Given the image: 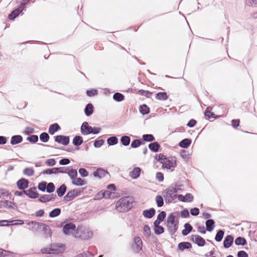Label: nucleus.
<instances>
[{"mask_svg":"<svg viewBox=\"0 0 257 257\" xmlns=\"http://www.w3.org/2000/svg\"><path fill=\"white\" fill-rule=\"evenodd\" d=\"M116 208L119 212L128 211V197L120 199L116 203Z\"/></svg>","mask_w":257,"mask_h":257,"instance_id":"obj_1","label":"nucleus"},{"mask_svg":"<svg viewBox=\"0 0 257 257\" xmlns=\"http://www.w3.org/2000/svg\"><path fill=\"white\" fill-rule=\"evenodd\" d=\"M72 233L75 237H80L82 239H88L89 238L92 233L89 231H86L85 230L81 228H75L72 231Z\"/></svg>","mask_w":257,"mask_h":257,"instance_id":"obj_2","label":"nucleus"},{"mask_svg":"<svg viewBox=\"0 0 257 257\" xmlns=\"http://www.w3.org/2000/svg\"><path fill=\"white\" fill-rule=\"evenodd\" d=\"M64 250L62 246L53 244L50 247H44L41 249V251L43 253L46 254H58L62 252Z\"/></svg>","mask_w":257,"mask_h":257,"instance_id":"obj_3","label":"nucleus"},{"mask_svg":"<svg viewBox=\"0 0 257 257\" xmlns=\"http://www.w3.org/2000/svg\"><path fill=\"white\" fill-rule=\"evenodd\" d=\"M177 189L173 187H169L163 192L164 197L168 198L169 199H173L176 196Z\"/></svg>","mask_w":257,"mask_h":257,"instance_id":"obj_4","label":"nucleus"},{"mask_svg":"<svg viewBox=\"0 0 257 257\" xmlns=\"http://www.w3.org/2000/svg\"><path fill=\"white\" fill-rule=\"evenodd\" d=\"M132 249L135 252H138L142 249L143 242L140 237L136 236L134 239Z\"/></svg>","mask_w":257,"mask_h":257,"instance_id":"obj_5","label":"nucleus"},{"mask_svg":"<svg viewBox=\"0 0 257 257\" xmlns=\"http://www.w3.org/2000/svg\"><path fill=\"white\" fill-rule=\"evenodd\" d=\"M163 164V167L168 169L173 170L176 166V160L171 158L169 159H166L164 162H161Z\"/></svg>","mask_w":257,"mask_h":257,"instance_id":"obj_6","label":"nucleus"},{"mask_svg":"<svg viewBox=\"0 0 257 257\" xmlns=\"http://www.w3.org/2000/svg\"><path fill=\"white\" fill-rule=\"evenodd\" d=\"M55 141L58 143L67 146L69 143V137L63 135H58L54 137Z\"/></svg>","mask_w":257,"mask_h":257,"instance_id":"obj_7","label":"nucleus"},{"mask_svg":"<svg viewBox=\"0 0 257 257\" xmlns=\"http://www.w3.org/2000/svg\"><path fill=\"white\" fill-rule=\"evenodd\" d=\"M25 9V4H21L20 6L14 10L9 15V18L10 20H14Z\"/></svg>","mask_w":257,"mask_h":257,"instance_id":"obj_8","label":"nucleus"},{"mask_svg":"<svg viewBox=\"0 0 257 257\" xmlns=\"http://www.w3.org/2000/svg\"><path fill=\"white\" fill-rule=\"evenodd\" d=\"M101 195V197L106 199H114L118 196L117 193L111 192L109 190L105 191L104 192H100L98 193V195Z\"/></svg>","mask_w":257,"mask_h":257,"instance_id":"obj_9","label":"nucleus"},{"mask_svg":"<svg viewBox=\"0 0 257 257\" xmlns=\"http://www.w3.org/2000/svg\"><path fill=\"white\" fill-rule=\"evenodd\" d=\"M81 132L82 135H89L92 132V127L88 125L87 122H84L81 126Z\"/></svg>","mask_w":257,"mask_h":257,"instance_id":"obj_10","label":"nucleus"},{"mask_svg":"<svg viewBox=\"0 0 257 257\" xmlns=\"http://www.w3.org/2000/svg\"><path fill=\"white\" fill-rule=\"evenodd\" d=\"M191 240L199 246H203L205 244V240L198 235H192L191 236Z\"/></svg>","mask_w":257,"mask_h":257,"instance_id":"obj_11","label":"nucleus"},{"mask_svg":"<svg viewBox=\"0 0 257 257\" xmlns=\"http://www.w3.org/2000/svg\"><path fill=\"white\" fill-rule=\"evenodd\" d=\"M78 192L77 190L73 189L69 191L64 196V200L66 202L70 201L73 200L78 195Z\"/></svg>","mask_w":257,"mask_h":257,"instance_id":"obj_12","label":"nucleus"},{"mask_svg":"<svg viewBox=\"0 0 257 257\" xmlns=\"http://www.w3.org/2000/svg\"><path fill=\"white\" fill-rule=\"evenodd\" d=\"M0 205L2 207H7L9 209H16L17 208V205L14 202L8 200L0 201Z\"/></svg>","mask_w":257,"mask_h":257,"instance_id":"obj_13","label":"nucleus"},{"mask_svg":"<svg viewBox=\"0 0 257 257\" xmlns=\"http://www.w3.org/2000/svg\"><path fill=\"white\" fill-rule=\"evenodd\" d=\"M27 224L29 226L32 225V229L35 231H40L41 229L42 225H43V223L34 221L29 222Z\"/></svg>","mask_w":257,"mask_h":257,"instance_id":"obj_14","label":"nucleus"},{"mask_svg":"<svg viewBox=\"0 0 257 257\" xmlns=\"http://www.w3.org/2000/svg\"><path fill=\"white\" fill-rule=\"evenodd\" d=\"M17 184L19 189L24 190L28 188L29 181L26 179L22 178L17 182Z\"/></svg>","mask_w":257,"mask_h":257,"instance_id":"obj_15","label":"nucleus"},{"mask_svg":"<svg viewBox=\"0 0 257 257\" xmlns=\"http://www.w3.org/2000/svg\"><path fill=\"white\" fill-rule=\"evenodd\" d=\"M76 228L75 225L72 223L65 224L63 228V231L64 234H68Z\"/></svg>","mask_w":257,"mask_h":257,"instance_id":"obj_16","label":"nucleus"},{"mask_svg":"<svg viewBox=\"0 0 257 257\" xmlns=\"http://www.w3.org/2000/svg\"><path fill=\"white\" fill-rule=\"evenodd\" d=\"M141 170L140 167H135L131 172H130V176L132 179H136L140 176Z\"/></svg>","mask_w":257,"mask_h":257,"instance_id":"obj_17","label":"nucleus"},{"mask_svg":"<svg viewBox=\"0 0 257 257\" xmlns=\"http://www.w3.org/2000/svg\"><path fill=\"white\" fill-rule=\"evenodd\" d=\"M33 189L36 190V188L34 187L28 190H24L25 194L31 198L35 199L38 198L39 194L37 192L33 191Z\"/></svg>","mask_w":257,"mask_h":257,"instance_id":"obj_18","label":"nucleus"},{"mask_svg":"<svg viewBox=\"0 0 257 257\" xmlns=\"http://www.w3.org/2000/svg\"><path fill=\"white\" fill-rule=\"evenodd\" d=\"M43 225L40 230L43 231L45 237H51L52 231L50 227L45 223H43Z\"/></svg>","mask_w":257,"mask_h":257,"instance_id":"obj_19","label":"nucleus"},{"mask_svg":"<svg viewBox=\"0 0 257 257\" xmlns=\"http://www.w3.org/2000/svg\"><path fill=\"white\" fill-rule=\"evenodd\" d=\"M155 210L154 208H152L149 210H145L143 212V216L147 218H151L155 214Z\"/></svg>","mask_w":257,"mask_h":257,"instance_id":"obj_20","label":"nucleus"},{"mask_svg":"<svg viewBox=\"0 0 257 257\" xmlns=\"http://www.w3.org/2000/svg\"><path fill=\"white\" fill-rule=\"evenodd\" d=\"M233 242V237L232 235H228L225 238L223 241V246L225 248H229Z\"/></svg>","mask_w":257,"mask_h":257,"instance_id":"obj_21","label":"nucleus"},{"mask_svg":"<svg viewBox=\"0 0 257 257\" xmlns=\"http://www.w3.org/2000/svg\"><path fill=\"white\" fill-rule=\"evenodd\" d=\"M93 176L95 177L101 178L107 174V172L104 169L99 168L93 173Z\"/></svg>","mask_w":257,"mask_h":257,"instance_id":"obj_22","label":"nucleus"},{"mask_svg":"<svg viewBox=\"0 0 257 257\" xmlns=\"http://www.w3.org/2000/svg\"><path fill=\"white\" fill-rule=\"evenodd\" d=\"M167 227L169 233L173 235L178 229V223L167 224Z\"/></svg>","mask_w":257,"mask_h":257,"instance_id":"obj_23","label":"nucleus"},{"mask_svg":"<svg viewBox=\"0 0 257 257\" xmlns=\"http://www.w3.org/2000/svg\"><path fill=\"white\" fill-rule=\"evenodd\" d=\"M205 225L206 226V230L209 232H211L215 227V222L213 219H208L206 221Z\"/></svg>","mask_w":257,"mask_h":257,"instance_id":"obj_24","label":"nucleus"},{"mask_svg":"<svg viewBox=\"0 0 257 257\" xmlns=\"http://www.w3.org/2000/svg\"><path fill=\"white\" fill-rule=\"evenodd\" d=\"M60 130V127L58 123H55L51 124L49 128V133L51 135H54L56 132Z\"/></svg>","mask_w":257,"mask_h":257,"instance_id":"obj_25","label":"nucleus"},{"mask_svg":"<svg viewBox=\"0 0 257 257\" xmlns=\"http://www.w3.org/2000/svg\"><path fill=\"white\" fill-rule=\"evenodd\" d=\"M94 110V107L91 103L87 104L84 109L85 114L86 116H90L91 115Z\"/></svg>","mask_w":257,"mask_h":257,"instance_id":"obj_26","label":"nucleus"},{"mask_svg":"<svg viewBox=\"0 0 257 257\" xmlns=\"http://www.w3.org/2000/svg\"><path fill=\"white\" fill-rule=\"evenodd\" d=\"M23 141V138L20 135H16L12 137L11 144L13 145L20 143Z\"/></svg>","mask_w":257,"mask_h":257,"instance_id":"obj_27","label":"nucleus"},{"mask_svg":"<svg viewBox=\"0 0 257 257\" xmlns=\"http://www.w3.org/2000/svg\"><path fill=\"white\" fill-rule=\"evenodd\" d=\"M72 183L75 186H80L85 185L86 182L84 180L80 178H75L72 181Z\"/></svg>","mask_w":257,"mask_h":257,"instance_id":"obj_28","label":"nucleus"},{"mask_svg":"<svg viewBox=\"0 0 257 257\" xmlns=\"http://www.w3.org/2000/svg\"><path fill=\"white\" fill-rule=\"evenodd\" d=\"M67 190V187L65 184H62L60 187L57 189L56 192L59 197L63 196Z\"/></svg>","mask_w":257,"mask_h":257,"instance_id":"obj_29","label":"nucleus"},{"mask_svg":"<svg viewBox=\"0 0 257 257\" xmlns=\"http://www.w3.org/2000/svg\"><path fill=\"white\" fill-rule=\"evenodd\" d=\"M160 147V145L158 142H154L149 145V148L154 152H157Z\"/></svg>","mask_w":257,"mask_h":257,"instance_id":"obj_30","label":"nucleus"},{"mask_svg":"<svg viewBox=\"0 0 257 257\" xmlns=\"http://www.w3.org/2000/svg\"><path fill=\"white\" fill-rule=\"evenodd\" d=\"M185 228L182 230V233L183 235H188L192 230V227L189 223H186L184 225Z\"/></svg>","mask_w":257,"mask_h":257,"instance_id":"obj_31","label":"nucleus"},{"mask_svg":"<svg viewBox=\"0 0 257 257\" xmlns=\"http://www.w3.org/2000/svg\"><path fill=\"white\" fill-rule=\"evenodd\" d=\"M178 223L176 216L173 214H170L167 217V224Z\"/></svg>","mask_w":257,"mask_h":257,"instance_id":"obj_32","label":"nucleus"},{"mask_svg":"<svg viewBox=\"0 0 257 257\" xmlns=\"http://www.w3.org/2000/svg\"><path fill=\"white\" fill-rule=\"evenodd\" d=\"M156 98L160 100H166L168 99V95L166 92H159L156 94Z\"/></svg>","mask_w":257,"mask_h":257,"instance_id":"obj_33","label":"nucleus"},{"mask_svg":"<svg viewBox=\"0 0 257 257\" xmlns=\"http://www.w3.org/2000/svg\"><path fill=\"white\" fill-rule=\"evenodd\" d=\"M191 141L188 139H185L179 143V146L182 148H187L191 144Z\"/></svg>","mask_w":257,"mask_h":257,"instance_id":"obj_34","label":"nucleus"},{"mask_svg":"<svg viewBox=\"0 0 257 257\" xmlns=\"http://www.w3.org/2000/svg\"><path fill=\"white\" fill-rule=\"evenodd\" d=\"M191 247V244L188 242H183L179 243L178 248L181 250L189 249Z\"/></svg>","mask_w":257,"mask_h":257,"instance_id":"obj_35","label":"nucleus"},{"mask_svg":"<svg viewBox=\"0 0 257 257\" xmlns=\"http://www.w3.org/2000/svg\"><path fill=\"white\" fill-rule=\"evenodd\" d=\"M83 143V139L81 136H76L73 140V144L76 146L81 145Z\"/></svg>","mask_w":257,"mask_h":257,"instance_id":"obj_36","label":"nucleus"},{"mask_svg":"<svg viewBox=\"0 0 257 257\" xmlns=\"http://www.w3.org/2000/svg\"><path fill=\"white\" fill-rule=\"evenodd\" d=\"M53 200V197H51L49 195H42L39 199V200L41 202H47Z\"/></svg>","mask_w":257,"mask_h":257,"instance_id":"obj_37","label":"nucleus"},{"mask_svg":"<svg viewBox=\"0 0 257 257\" xmlns=\"http://www.w3.org/2000/svg\"><path fill=\"white\" fill-rule=\"evenodd\" d=\"M235 243L237 245H244L246 244V240L243 237H238L235 240Z\"/></svg>","mask_w":257,"mask_h":257,"instance_id":"obj_38","label":"nucleus"},{"mask_svg":"<svg viewBox=\"0 0 257 257\" xmlns=\"http://www.w3.org/2000/svg\"><path fill=\"white\" fill-rule=\"evenodd\" d=\"M0 250L1 251L0 254L2 256L5 257L8 256H14L15 255V253L13 252H11L10 251H8L2 248H0Z\"/></svg>","mask_w":257,"mask_h":257,"instance_id":"obj_39","label":"nucleus"},{"mask_svg":"<svg viewBox=\"0 0 257 257\" xmlns=\"http://www.w3.org/2000/svg\"><path fill=\"white\" fill-rule=\"evenodd\" d=\"M124 96L122 94L116 92L113 94V98L116 101L119 102L124 99Z\"/></svg>","mask_w":257,"mask_h":257,"instance_id":"obj_40","label":"nucleus"},{"mask_svg":"<svg viewBox=\"0 0 257 257\" xmlns=\"http://www.w3.org/2000/svg\"><path fill=\"white\" fill-rule=\"evenodd\" d=\"M107 142L109 146L114 145L118 143V139L116 137H111L107 139Z\"/></svg>","mask_w":257,"mask_h":257,"instance_id":"obj_41","label":"nucleus"},{"mask_svg":"<svg viewBox=\"0 0 257 257\" xmlns=\"http://www.w3.org/2000/svg\"><path fill=\"white\" fill-rule=\"evenodd\" d=\"M67 174L70 178L72 179V181L76 178L78 175L76 170L73 169H71L69 171H67Z\"/></svg>","mask_w":257,"mask_h":257,"instance_id":"obj_42","label":"nucleus"},{"mask_svg":"<svg viewBox=\"0 0 257 257\" xmlns=\"http://www.w3.org/2000/svg\"><path fill=\"white\" fill-rule=\"evenodd\" d=\"M224 232L222 230H219L215 237L216 241L219 242L221 241L223 237Z\"/></svg>","mask_w":257,"mask_h":257,"instance_id":"obj_43","label":"nucleus"},{"mask_svg":"<svg viewBox=\"0 0 257 257\" xmlns=\"http://www.w3.org/2000/svg\"><path fill=\"white\" fill-rule=\"evenodd\" d=\"M61 213V209L60 208H55L52 210L49 213V216L50 217H55L60 215Z\"/></svg>","mask_w":257,"mask_h":257,"instance_id":"obj_44","label":"nucleus"},{"mask_svg":"<svg viewBox=\"0 0 257 257\" xmlns=\"http://www.w3.org/2000/svg\"><path fill=\"white\" fill-rule=\"evenodd\" d=\"M50 137L47 133H42L40 136V139L43 143L47 142L49 140Z\"/></svg>","mask_w":257,"mask_h":257,"instance_id":"obj_45","label":"nucleus"},{"mask_svg":"<svg viewBox=\"0 0 257 257\" xmlns=\"http://www.w3.org/2000/svg\"><path fill=\"white\" fill-rule=\"evenodd\" d=\"M55 190V185L54 184L52 183H47V186H46V191L49 193H51L53 192Z\"/></svg>","mask_w":257,"mask_h":257,"instance_id":"obj_46","label":"nucleus"},{"mask_svg":"<svg viewBox=\"0 0 257 257\" xmlns=\"http://www.w3.org/2000/svg\"><path fill=\"white\" fill-rule=\"evenodd\" d=\"M211 108L209 107H208L206 108V109L205 111V113H204V114H205V116L206 117H207L208 118L215 117V116H214L215 114L211 111Z\"/></svg>","mask_w":257,"mask_h":257,"instance_id":"obj_47","label":"nucleus"},{"mask_svg":"<svg viewBox=\"0 0 257 257\" xmlns=\"http://www.w3.org/2000/svg\"><path fill=\"white\" fill-rule=\"evenodd\" d=\"M43 173L44 174L50 175L52 174H57V168H53L51 169H47L45 170Z\"/></svg>","mask_w":257,"mask_h":257,"instance_id":"obj_48","label":"nucleus"},{"mask_svg":"<svg viewBox=\"0 0 257 257\" xmlns=\"http://www.w3.org/2000/svg\"><path fill=\"white\" fill-rule=\"evenodd\" d=\"M140 111L143 114H148L149 112V108L146 104H143L140 106Z\"/></svg>","mask_w":257,"mask_h":257,"instance_id":"obj_49","label":"nucleus"},{"mask_svg":"<svg viewBox=\"0 0 257 257\" xmlns=\"http://www.w3.org/2000/svg\"><path fill=\"white\" fill-rule=\"evenodd\" d=\"M23 173L28 176H32L34 174V171L31 168H26L23 170Z\"/></svg>","mask_w":257,"mask_h":257,"instance_id":"obj_50","label":"nucleus"},{"mask_svg":"<svg viewBox=\"0 0 257 257\" xmlns=\"http://www.w3.org/2000/svg\"><path fill=\"white\" fill-rule=\"evenodd\" d=\"M143 139L146 142H152L155 140V138L152 135L147 134L143 136Z\"/></svg>","mask_w":257,"mask_h":257,"instance_id":"obj_51","label":"nucleus"},{"mask_svg":"<svg viewBox=\"0 0 257 257\" xmlns=\"http://www.w3.org/2000/svg\"><path fill=\"white\" fill-rule=\"evenodd\" d=\"M47 182L43 181L39 183L38 188L39 190L44 192L46 190Z\"/></svg>","mask_w":257,"mask_h":257,"instance_id":"obj_52","label":"nucleus"},{"mask_svg":"<svg viewBox=\"0 0 257 257\" xmlns=\"http://www.w3.org/2000/svg\"><path fill=\"white\" fill-rule=\"evenodd\" d=\"M156 201L158 207H162L164 204L163 198L160 195H157L156 196Z\"/></svg>","mask_w":257,"mask_h":257,"instance_id":"obj_53","label":"nucleus"},{"mask_svg":"<svg viewBox=\"0 0 257 257\" xmlns=\"http://www.w3.org/2000/svg\"><path fill=\"white\" fill-rule=\"evenodd\" d=\"M139 93L142 95L145 96L148 98L150 97L152 95V92L147 90H141L139 91Z\"/></svg>","mask_w":257,"mask_h":257,"instance_id":"obj_54","label":"nucleus"},{"mask_svg":"<svg viewBox=\"0 0 257 257\" xmlns=\"http://www.w3.org/2000/svg\"><path fill=\"white\" fill-rule=\"evenodd\" d=\"M154 231L156 234H161L164 232V229L162 226H158L155 227Z\"/></svg>","mask_w":257,"mask_h":257,"instance_id":"obj_55","label":"nucleus"},{"mask_svg":"<svg viewBox=\"0 0 257 257\" xmlns=\"http://www.w3.org/2000/svg\"><path fill=\"white\" fill-rule=\"evenodd\" d=\"M27 140L31 143H35L38 141V137L37 135H32L29 137Z\"/></svg>","mask_w":257,"mask_h":257,"instance_id":"obj_56","label":"nucleus"},{"mask_svg":"<svg viewBox=\"0 0 257 257\" xmlns=\"http://www.w3.org/2000/svg\"><path fill=\"white\" fill-rule=\"evenodd\" d=\"M120 142L124 146H127L128 145V136H123L120 139Z\"/></svg>","mask_w":257,"mask_h":257,"instance_id":"obj_57","label":"nucleus"},{"mask_svg":"<svg viewBox=\"0 0 257 257\" xmlns=\"http://www.w3.org/2000/svg\"><path fill=\"white\" fill-rule=\"evenodd\" d=\"M74 257H93V255L89 252H83L81 253L76 255Z\"/></svg>","mask_w":257,"mask_h":257,"instance_id":"obj_58","label":"nucleus"},{"mask_svg":"<svg viewBox=\"0 0 257 257\" xmlns=\"http://www.w3.org/2000/svg\"><path fill=\"white\" fill-rule=\"evenodd\" d=\"M104 140H102V139L96 140L94 142V146L95 148H100L101 146H102L103 145V144H104Z\"/></svg>","mask_w":257,"mask_h":257,"instance_id":"obj_59","label":"nucleus"},{"mask_svg":"<svg viewBox=\"0 0 257 257\" xmlns=\"http://www.w3.org/2000/svg\"><path fill=\"white\" fill-rule=\"evenodd\" d=\"M142 142L139 140H135L131 144V147L134 148H136L140 146Z\"/></svg>","mask_w":257,"mask_h":257,"instance_id":"obj_60","label":"nucleus"},{"mask_svg":"<svg viewBox=\"0 0 257 257\" xmlns=\"http://www.w3.org/2000/svg\"><path fill=\"white\" fill-rule=\"evenodd\" d=\"M56 163V162L54 159H48L45 162V164L48 166H53L55 165Z\"/></svg>","mask_w":257,"mask_h":257,"instance_id":"obj_61","label":"nucleus"},{"mask_svg":"<svg viewBox=\"0 0 257 257\" xmlns=\"http://www.w3.org/2000/svg\"><path fill=\"white\" fill-rule=\"evenodd\" d=\"M246 4L249 6L257 7V0H246Z\"/></svg>","mask_w":257,"mask_h":257,"instance_id":"obj_62","label":"nucleus"},{"mask_svg":"<svg viewBox=\"0 0 257 257\" xmlns=\"http://www.w3.org/2000/svg\"><path fill=\"white\" fill-rule=\"evenodd\" d=\"M86 94L88 96L91 97L97 94V90L96 89L88 90H87Z\"/></svg>","mask_w":257,"mask_h":257,"instance_id":"obj_63","label":"nucleus"},{"mask_svg":"<svg viewBox=\"0 0 257 257\" xmlns=\"http://www.w3.org/2000/svg\"><path fill=\"white\" fill-rule=\"evenodd\" d=\"M79 173L80 175L83 177H87L88 175V173L87 170L84 168H80L79 170Z\"/></svg>","mask_w":257,"mask_h":257,"instance_id":"obj_64","label":"nucleus"}]
</instances>
